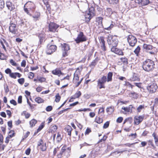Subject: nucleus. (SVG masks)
Returning a JSON list of instances; mask_svg holds the SVG:
<instances>
[{"label":"nucleus","instance_id":"6e6552de","mask_svg":"<svg viewBox=\"0 0 158 158\" xmlns=\"http://www.w3.org/2000/svg\"><path fill=\"white\" fill-rule=\"evenodd\" d=\"M57 49V47L54 45H50L48 44L47 46V48L46 53L48 55H50L55 52Z\"/></svg>","mask_w":158,"mask_h":158},{"label":"nucleus","instance_id":"4d7b16f0","mask_svg":"<svg viewBox=\"0 0 158 158\" xmlns=\"http://www.w3.org/2000/svg\"><path fill=\"white\" fill-rule=\"evenodd\" d=\"M37 79L41 83L45 81L46 80L45 78L43 77L38 78Z\"/></svg>","mask_w":158,"mask_h":158},{"label":"nucleus","instance_id":"72a5a7b5","mask_svg":"<svg viewBox=\"0 0 158 158\" xmlns=\"http://www.w3.org/2000/svg\"><path fill=\"white\" fill-rule=\"evenodd\" d=\"M95 120L96 123L99 124L102 123L103 122V119L98 117H96Z\"/></svg>","mask_w":158,"mask_h":158},{"label":"nucleus","instance_id":"052dcab7","mask_svg":"<svg viewBox=\"0 0 158 158\" xmlns=\"http://www.w3.org/2000/svg\"><path fill=\"white\" fill-rule=\"evenodd\" d=\"M30 134V132L29 131H27L26 133V134H25L24 135V137L21 140V141H22V140H24L25 139H26L29 135Z\"/></svg>","mask_w":158,"mask_h":158},{"label":"nucleus","instance_id":"c756f323","mask_svg":"<svg viewBox=\"0 0 158 158\" xmlns=\"http://www.w3.org/2000/svg\"><path fill=\"white\" fill-rule=\"evenodd\" d=\"M30 7L31 9H34L35 8V6L34 3L31 2L29 1L27 3Z\"/></svg>","mask_w":158,"mask_h":158},{"label":"nucleus","instance_id":"338daca9","mask_svg":"<svg viewBox=\"0 0 158 158\" xmlns=\"http://www.w3.org/2000/svg\"><path fill=\"white\" fill-rule=\"evenodd\" d=\"M123 120V118L122 117H118L116 121L118 123H121Z\"/></svg>","mask_w":158,"mask_h":158},{"label":"nucleus","instance_id":"37998d69","mask_svg":"<svg viewBox=\"0 0 158 158\" xmlns=\"http://www.w3.org/2000/svg\"><path fill=\"white\" fill-rule=\"evenodd\" d=\"M6 58L7 57L4 54L1 53V52H0V59L1 60H6Z\"/></svg>","mask_w":158,"mask_h":158},{"label":"nucleus","instance_id":"7ed1b4c3","mask_svg":"<svg viewBox=\"0 0 158 158\" xmlns=\"http://www.w3.org/2000/svg\"><path fill=\"white\" fill-rule=\"evenodd\" d=\"M95 15L94 8H91L88 12H86L85 15V20L86 22H89L91 18Z\"/></svg>","mask_w":158,"mask_h":158},{"label":"nucleus","instance_id":"680f3d73","mask_svg":"<svg viewBox=\"0 0 158 158\" xmlns=\"http://www.w3.org/2000/svg\"><path fill=\"white\" fill-rule=\"evenodd\" d=\"M10 64L13 66H16L17 65V64L15 63L13 59H11L10 61Z\"/></svg>","mask_w":158,"mask_h":158},{"label":"nucleus","instance_id":"6e6d98bb","mask_svg":"<svg viewBox=\"0 0 158 158\" xmlns=\"http://www.w3.org/2000/svg\"><path fill=\"white\" fill-rule=\"evenodd\" d=\"M5 72L6 74H9V76L10 74L12 73L11 70L9 68H7L6 69Z\"/></svg>","mask_w":158,"mask_h":158},{"label":"nucleus","instance_id":"a211bd4d","mask_svg":"<svg viewBox=\"0 0 158 158\" xmlns=\"http://www.w3.org/2000/svg\"><path fill=\"white\" fill-rule=\"evenodd\" d=\"M21 74L18 73H11V74H10V77L14 79H16L17 77H18L20 78L21 76Z\"/></svg>","mask_w":158,"mask_h":158},{"label":"nucleus","instance_id":"bb28decb","mask_svg":"<svg viewBox=\"0 0 158 158\" xmlns=\"http://www.w3.org/2000/svg\"><path fill=\"white\" fill-rule=\"evenodd\" d=\"M102 18L101 17H98L96 18V21L98 23L100 27L102 26Z\"/></svg>","mask_w":158,"mask_h":158},{"label":"nucleus","instance_id":"ddd939ff","mask_svg":"<svg viewBox=\"0 0 158 158\" xmlns=\"http://www.w3.org/2000/svg\"><path fill=\"white\" fill-rule=\"evenodd\" d=\"M136 3L140 5L145 6L148 4L149 3V0H135Z\"/></svg>","mask_w":158,"mask_h":158},{"label":"nucleus","instance_id":"de8ad7c7","mask_svg":"<svg viewBox=\"0 0 158 158\" xmlns=\"http://www.w3.org/2000/svg\"><path fill=\"white\" fill-rule=\"evenodd\" d=\"M107 138V136H106L105 135H104L103 136V138L99 141L98 142V143H100L101 142L105 141L106 140Z\"/></svg>","mask_w":158,"mask_h":158},{"label":"nucleus","instance_id":"412c9836","mask_svg":"<svg viewBox=\"0 0 158 158\" xmlns=\"http://www.w3.org/2000/svg\"><path fill=\"white\" fill-rule=\"evenodd\" d=\"M40 13L35 12L34 15L32 16L33 20L35 21L38 20L40 18Z\"/></svg>","mask_w":158,"mask_h":158},{"label":"nucleus","instance_id":"cd10ccee","mask_svg":"<svg viewBox=\"0 0 158 158\" xmlns=\"http://www.w3.org/2000/svg\"><path fill=\"white\" fill-rule=\"evenodd\" d=\"M121 61L124 65H127L128 64V59L126 57H122L120 59Z\"/></svg>","mask_w":158,"mask_h":158},{"label":"nucleus","instance_id":"ea45409f","mask_svg":"<svg viewBox=\"0 0 158 158\" xmlns=\"http://www.w3.org/2000/svg\"><path fill=\"white\" fill-rule=\"evenodd\" d=\"M113 25L112 24L109 23L108 25L107 26V27H106L104 29L108 30H110L113 27Z\"/></svg>","mask_w":158,"mask_h":158},{"label":"nucleus","instance_id":"58836bf2","mask_svg":"<svg viewBox=\"0 0 158 158\" xmlns=\"http://www.w3.org/2000/svg\"><path fill=\"white\" fill-rule=\"evenodd\" d=\"M144 105H140L137 108V110L138 112H140L141 110L143 109H144Z\"/></svg>","mask_w":158,"mask_h":158},{"label":"nucleus","instance_id":"4be33fe9","mask_svg":"<svg viewBox=\"0 0 158 158\" xmlns=\"http://www.w3.org/2000/svg\"><path fill=\"white\" fill-rule=\"evenodd\" d=\"M143 48L144 49H145L146 51L150 50L153 48L152 45L146 44H144L143 45Z\"/></svg>","mask_w":158,"mask_h":158},{"label":"nucleus","instance_id":"5701e85b","mask_svg":"<svg viewBox=\"0 0 158 158\" xmlns=\"http://www.w3.org/2000/svg\"><path fill=\"white\" fill-rule=\"evenodd\" d=\"M65 131L68 132V135H69L70 136H71V132L72 130L71 127L68 125L65 127Z\"/></svg>","mask_w":158,"mask_h":158},{"label":"nucleus","instance_id":"1a4fd4ad","mask_svg":"<svg viewBox=\"0 0 158 158\" xmlns=\"http://www.w3.org/2000/svg\"><path fill=\"white\" fill-rule=\"evenodd\" d=\"M9 31L12 34H15L17 31V28L16 24L12 23H10L9 27Z\"/></svg>","mask_w":158,"mask_h":158},{"label":"nucleus","instance_id":"4c0bfd02","mask_svg":"<svg viewBox=\"0 0 158 158\" xmlns=\"http://www.w3.org/2000/svg\"><path fill=\"white\" fill-rule=\"evenodd\" d=\"M35 101L38 103H42L44 102V100L42 99L40 97L36 98L35 99Z\"/></svg>","mask_w":158,"mask_h":158},{"label":"nucleus","instance_id":"774afa93","mask_svg":"<svg viewBox=\"0 0 158 158\" xmlns=\"http://www.w3.org/2000/svg\"><path fill=\"white\" fill-rule=\"evenodd\" d=\"M34 76V73L32 72H30L29 75V78L30 79H32L33 78Z\"/></svg>","mask_w":158,"mask_h":158},{"label":"nucleus","instance_id":"a19ab883","mask_svg":"<svg viewBox=\"0 0 158 158\" xmlns=\"http://www.w3.org/2000/svg\"><path fill=\"white\" fill-rule=\"evenodd\" d=\"M140 50V47L138 46L134 51V52L136 54V56L138 55L139 53Z\"/></svg>","mask_w":158,"mask_h":158},{"label":"nucleus","instance_id":"c85d7f7f","mask_svg":"<svg viewBox=\"0 0 158 158\" xmlns=\"http://www.w3.org/2000/svg\"><path fill=\"white\" fill-rule=\"evenodd\" d=\"M129 95L130 97L134 98H137L138 96V94L135 92L130 93H129Z\"/></svg>","mask_w":158,"mask_h":158},{"label":"nucleus","instance_id":"b1692460","mask_svg":"<svg viewBox=\"0 0 158 158\" xmlns=\"http://www.w3.org/2000/svg\"><path fill=\"white\" fill-rule=\"evenodd\" d=\"M133 107L132 105H130L129 107H123L122 109L124 110L126 112H128L132 111L131 108Z\"/></svg>","mask_w":158,"mask_h":158},{"label":"nucleus","instance_id":"a18cd8bd","mask_svg":"<svg viewBox=\"0 0 158 158\" xmlns=\"http://www.w3.org/2000/svg\"><path fill=\"white\" fill-rule=\"evenodd\" d=\"M60 97L59 95V94L58 93L57 94L56 96V99L55 101L56 102H58L60 101Z\"/></svg>","mask_w":158,"mask_h":158},{"label":"nucleus","instance_id":"393cba45","mask_svg":"<svg viewBox=\"0 0 158 158\" xmlns=\"http://www.w3.org/2000/svg\"><path fill=\"white\" fill-rule=\"evenodd\" d=\"M52 73L53 74L58 75L59 77L60 76V75L62 73L61 71L58 69L53 70L52 71Z\"/></svg>","mask_w":158,"mask_h":158},{"label":"nucleus","instance_id":"c03bdc74","mask_svg":"<svg viewBox=\"0 0 158 158\" xmlns=\"http://www.w3.org/2000/svg\"><path fill=\"white\" fill-rule=\"evenodd\" d=\"M5 3L3 0H0V9H2L4 7Z\"/></svg>","mask_w":158,"mask_h":158},{"label":"nucleus","instance_id":"9d476101","mask_svg":"<svg viewBox=\"0 0 158 158\" xmlns=\"http://www.w3.org/2000/svg\"><path fill=\"white\" fill-rule=\"evenodd\" d=\"M58 27V25L54 23H51L49 25V29L50 31L55 32Z\"/></svg>","mask_w":158,"mask_h":158},{"label":"nucleus","instance_id":"0eeeda50","mask_svg":"<svg viewBox=\"0 0 158 158\" xmlns=\"http://www.w3.org/2000/svg\"><path fill=\"white\" fill-rule=\"evenodd\" d=\"M87 40L86 37L84 35L83 33L81 32L78 35L77 37L75 40V41L77 44L81 42L86 41Z\"/></svg>","mask_w":158,"mask_h":158},{"label":"nucleus","instance_id":"6ab92c4d","mask_svg":"<svg viewBox=\"0 0 158 158\" xmlns=\"http://www.w3.org/2000/svg\"><path fill=\"white\" fill-rule=\"evenodd\" d=\"M113 13L112 9L108 8L105 10V15L108 16H110Z\"/></svg>","mask_w":158,"mask_h":158},{"label":"nucleus","instance_id":"09e8293b","mask_svg":"<svg viewBox=\"0 0 158 158\" xmlns=\"http://www.w3.org/2000/svg\"><path fill=\"white\" fill-rule=\"evenodd\" d=\"M18 82L21 85H23L24 82V79L23 78H21L18 80Z\"/></svg>","mask_w":158,"mask_h":158},{"label":"nucleus","instance_id":"69168bd1","mask_svg":"<svg viewBox=\"0 0 158 158\" xmlns=\"http://www.w3.org/2000/svg\"><path fill=\"white\" fill-rule=\"evenodd\" d=\"M31 150L30 148H27L25 151V154L27 155H29L30 153Z\"/></svg>","mask_w":158,"mask_h":158},{"label":"nucleus","instance_id":"f03ea898","mask_svg":"<svg viewBox=\"0 0 158 158\" xmlns=\"http://www.w3.org/2000/svg\"><path fill=\"white\" fill-rule=\"evenodd\" d=\"M107 42L109 47H116L118 44L117 37L109 35L108 36Z\"/></svg>","mask_w":158,"mask_h":158},{"label":"nucleus","instance_id":"423d86ee","mask_svg":"<svg viewBox=\"0 0 158 158\" xmlns=\"http://www.w3.org/2000/svg\"><path fill=\"white\" fill-rule=\"evenodd\" d=\"M127 40L129 45L132 47L134 46L137 41L135 37L131 35H129L128 36Z\"/></svg>","mask_w":158,"mask_h":158},{"label":"nucleus","instance_id":"603ef678","mask_svg":"<svg viewBox=\"0 0 158 158\" xmlns=\"http://www.w3.org/2000/svg\"><path fill=\"white\" fill-rule=\"evenodd\" d=\"M111 48V52H114V53H116L117 51L118 50V49L117 48H116V47H110Z\"/></svg>","mask_w":158,"mask_h":158},{"label":"nucleus","instance_id":"aec40b11","mask_svg":"<svg viewBox=\"0 0 158 158\" xmlns=\"http://www.w3.org/2000/svg\"><path fill=\"white\" fill-rule=\"evenodd\" d=\"M61 46L62 48V50L63 49V50L68 52L70 49L69 46L68 44L66 43L61 44Z\"/></svg>","mask_w":158,"mask_h":158},{"label":"nucleus","instance_id":"c9c22d12","mask_svg":"<svg viewBox=\"0 0 158 158\" xmlns=\"http://www.w3.org/2000/svg\"><path fill=\"white\" fill-rule=\"evenodd\" d=\"M15 135V133L14 132V131L13 130H11L9 132V135L8 137H9L10 139L12 137L14 136Z\"/></svg>","mask_w":158,"mask_h":158},{"label":"nucleus","instance_id":"864d4df0","mask_svg":"<svg viewBox=\"0 0 158 158\" xmlns=\"http://www.w3.org/2000/svg\"><path fill=\"white\" fill-rule=\"evenodd\" d=\"M115 53L119 55H123V53L122 51L121 50L119 49H118V50Z\"/></svg>","mask_w":158,"mask_h":158},{"label":"nucleus","instance_id":"f3484780","mask_svg":"<svg viewBox=\"0 0 158 158\" xmlns=\"http://www.w3.org/2000/svg\"><path fill=\"white\" fill-rule=\"evenodd\" d=\"M6 5L8 9L10 11L13 10L15 8L14 5L10 1L6 2Z\"/></svg>","mask_w":158,"mask_h":158},{"label":"nucleus","instance_id":"13d9d810","mask_svg":"<svg viewBox=\"0 0 158 158\" xmlns=\"http://www.w3.org/2000/svg\"><path fill=\"white\" fill-rule=\"evenodd\" d=\"M62 50V56L64 57H65L68 56V51Z\"/></svg>","mask_w":158,"mask_h":158},{"label":"nucleus","instance_id":"e2e57ef3","mask_svg":"<svg viewBox=\"0 0 158 158\" xmlns=\"http://www.w3.org/2000/svg\"><path fill=\"white\" fill-rule=\"evenodd\" d=\"M135 85L139 88H142V83H135Z\"/></svg>","mask_w":158,"mask_h":158},{"label":"nucleus","instance_id":"f8f14e48","mask_svg":"<svg viewBox=\"0 0 158 158\" xmlns=\"http://www.w3.org/2000/svg\"><path fill=\"white\" fill-rule=\"evenodd\" d=\"M38 146H40V148L42 151H45L46 149V144L45 143H44L41 139H40L38 142Z\"/></svg>","mask_w":158,"mask_h":158},{"label":"nucleus","instance_id":"dca6fc26","mask_svg":"<svg viewBox=\"0 0 158 158\" xmlns=\"http://www.w3.org/2000/svg\"><path fill=\"white\" fill-rule=\"evenodd\" d=\"M81 93L80 91H77L75 94L70 99L69 101V102H72V101L71 100L72 99H75L76 98H78L81 96Z\"/></svg>","mask_w":158,"mask_h":158},{"label":"nucleus","instance_id":"9b49d317","mask_svg":"<svg viewBox=\"0 0 158 158\" xmlns=\"http://www.w3.org/2000/svg\"><path fill=\"white\" fill-rule=\"evenodd\" d=\"M144 118L143 115L135 116L134 118V124L138 125L143 120Z\"/></svg>","mask_w":158,"mask_h":158},{"label":"nucleus","instance_id":"3c124183","mask_svg":"<svg viewBox=\"0 0 158 158\" xmlns=\"http://www.w3.org/2000/svg\"><path fill=\"white\" fill-rule=\"evenodd\" d=\"M56 139L58 142L60 141L62 139L60 134L58 132L56 137Z\"/></svg>","mask_w":158,"mask_h":158},{"label":"nucleus","instance_id":"79ce46f5","mask_svg":"<svg viewBox=\"0 0 158 158\" xmlns=\"http://www.w3.org/2000/svg\"><path fill=\"white\" fill-rule=\"evenodd\" d=\"M124 85L126 86L129 88H131V89H132L133 87V85H131L129 82L127 81H125Z\"/></svg>","mask_w":158,"mask_h":158},{"label":"nucleus","instance_id":"a878e982","mask_svg":"<svg viewBox=\"0 0 158 158\" xmlns=\"http://www.w3.org/2000/svg\"><path fill=\"white\" fill-rule=\"evenodd\" d=\"M106 110L108 114H110L114 112V108L112 106H110L107 107Z\"/></svg>","mask_w":158,"mask_h":158},{"label":"nucleus","instance_id":"f704fd0d","mask_svg":"<svg viewBox=\"0 0 158 158\" xmlns=\"http://www.w3.org/2000/svg\"><path fill=\"white\" fill-rule=\"evenodd\" d=\"M109 3L110 4H117L119 0H108Z\"/></svg>","mask_w":158,"mask_h":158},{"label":"nucleus","instance_id":"20e7f679","mask_svg":"<svg viewBox=\"0 0 158 158\" xmlns=\"http://www.w3.org/2000/svg\"><path fill=\"white\" fill-rule=\"evenodd\" d=\"M158 88L157 85L155 83L149 84L147 87V89L149 94H153L155 93Z\"/></svg>","mask_w":158,"mask_h":158},{"label":"nucleus","instance_id":"5fc2aeb1","mask_svg":"<svg viewBox=\"0 0 158 158\" xmlns=\"http://www.w3.org/2000/svg\"><path fill=\"white\" fill-rule=\"evenodd\" d=\"M44 35H40L39 36V38L40 39V43L41 44L42 42L44 39Z\"/></svg>","mask_w":158,"mask_h":158},{"label":"nucleus","instance_id":"8fccbe9b","mask_svg":"<svg viewBox=\"0 0 158 158\" xmlns=\"http://www.w3.org/2000/svg\"><path fill=\"white\" fill-rule=\"evenodd\" d=\"M110 122L109 121H107L104 124L103 126V128L104 129H106L109 126Z\"/></svg>","mask_w":158,"mask_h":158},{"label":"nucleus","instance_id":"bf43d9fd","mask_svg":"<svg viewBox=\"0 0 158 158\" xmlns=\"http://www.w3.org/2000/svg\"><path fill=\"white\" fill-rule=\"evenodd\" d=\"M52 109V107L51 106H48L46 109V110L48 112L51 111Z\"/></svg>","mask_w":158,"mask_h":158},{"label":"nucleus","instance_id":"7c9ffc66","mask_svg":"<svg viewBox=\"0 0 158 158\" xmlns=\"http://www.w3.org/2000/svg\"><path fill=\"white\" fill-rule=\"evenodd\" d=\"M152 136L153 137L155 143L156 145L158 146V138L157 136L155 133H153L152 134Z\"/></svg>","mask_w":158,"mask_h":158},{"label":"nucleus","instance_id":"39448f33","mask_svg":"<svg viewBox=\"0 0 158 158\" xmlns=\"http://www.w3.org/2000/svg\"><path fill=\"white\" fill-rule=\"evenodd\" d=\"M107 78L106 76H103L101 78L99 79L98 81V86L100 89L105 88L104 84L107 81Z\"/></svg>","mask_w":158,"mask_h":158},{"label":"nucleus","instance_id":"0e129e2a","mask_svg":"<svg viewBox=\"0 0 158 158\" xmlns=\"http://www.w3.org/2000/svg\"><path fill=\"white\" fill-rule=\"evenodd\" d=\"M73 79L74 80H76L77 81L79 80V77H78V74L75 73L74 74Z\"/></svg>","mask_w":158,"mask_h":158},{"label":"nucleus","instance_id":"e433bc0d","mask_svg":"<svg viewBox=\"0 0 158 158\" xmlns=\"http://www.w3.org/2000/svg\"><path fill=\"white\" fill-rule=\"evenodd\" d=\"M57 128V126L56 125H54L51 127L50 130V131L52 133H54L56 131Z\"/></svg>","mask_w":158,"mask_h":158},{"label":"nucleus","instance_id":"473e14b6","mask_svg":"<svg viewBox=\"0 0 158 158\" xmlns=\"http://www.w3.org/2000/svg\"><path fill=\"white\" fill-rule=\"evenodd\" d=\"M113 75V73L112 72H109L107 76V82H109L112 81V76Z\"/></svg>","mask_w":158,"mask_h":158},{"label":"nucleus","instance_id":"49530a36","mask_svg":"<svg viewBox=\"0 0 158 158\" xmlns=\"http://www.w3.org/2000/svg\"><path fill=\"white\" fill-rule=\"evenodd\" d=\"M138 77H137L135 75H133V76L131 77L130 79V80L132 81H136L138 80Z\"/></svg>","mask_w":158,"mask_h":158},{"label":"nucleus","instance_id":"f257e3e1","mask_svg":"<svg viewBox=\"0 0 158 158\" xmlns=\"http://www.w3.org/2000/svg\"><path fill=\"white\" fill-rule=\"evenodd\" d=\"M142 68L145 71L148 72L152 71L155 68L154 62L152 60L147 59L143 62Z\"/></svg>","mask_w":158,"mask_h":158},{"label":"nucleus","instance_id":"4468645a","mask_svg":"<svg viewBox=\"0 0 158 158\" xmlns=\"http://www.w3.org/2000/svg\"><path fill=\"white\" fill-rule=\"evenodd\" d=\"M66 147H62L60 153L57 155L58 158H61L63 157L64 156H66V154L67 153V151L66 150Z\"/></svg>","mask_w":158,"mask_h":158},{"label":"nucleus","instance_id":"2f4dec72","mask_svg":"<svg viewBox=\"0 0 158 158\" xmlns=\"http://www.w3.org/2000/svg\"><path fill=\"white\" fill-rule=\"evenodd\" d=\"M37 123V121L35 119H32L30 122V124L31 127L34 126Z\"/></svg>","mask_w":158,"mask_h":158},{"label":"nucleus","instance_id":"2eb2a0df","mask_svg":"<svg viewBox=\"0 0 158 158\" xmlns=\"http://www.w3.org/2000/svg\"><path fill=\"white\" fill-rule=\"evenodd\" d=\"M99 41L102 49L104 51H106V48L105 46V41L103 37H100L99 38Z\"/></svg>","mask_w":158,"mask_h":158}]
</instances>
